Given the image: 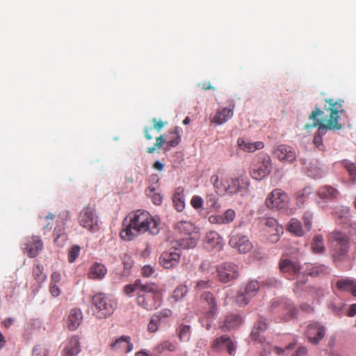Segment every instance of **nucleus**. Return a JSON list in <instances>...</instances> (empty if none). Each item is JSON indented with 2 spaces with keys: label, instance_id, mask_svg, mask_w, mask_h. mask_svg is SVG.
<instances>
[{
  "label": "nucleus",
  "instance_id": "obj_17",
  "mask_svg": "<svg viewBox=\"0 0 356 356\" xmlns=\"http://www.w3.org/2000/svg\"><path fill=\"white\" fill-rule=\"evenodd\" d=\"M212 348L215 351H220L226 348L230 355H233L236 347L229 336L222 335L213 341Z\"/></svg>",
  "mask_w": 356,
  "mask_h": 356
},
{
  "label": "nucleus",
  "instance_id": "obj_56",
  "mask_svg": "<svg viewBox=\"0 0 356 356\" xmlns=\"http://www.w3.org/2000/svg\"><path fill=\"white\" fill-rule=\"evenodd\" d=\"M32 356H49L47 350L40 345L35 346Z\"/></svg>",
  "mask_w": 356,
  "mask_h": 356
},
{
  "label": "nucleus",
  "instance_id": "obj_3",
  "mask_svg": "<svg viewBox=\"0 0 356 356\" xmlns=\"http://www.w3.org/2000/svg\"><path fill=\"white\" fill-rule=\"evenodd\" d=\"M210 181L212 183L216 192L221 195H232L238 193L243 194L249 186L250 181L248 177L243 174L238 175L237 177L231 178L226 181L223 179H219L217 175L211 177Z\"/></svg>",
  "mask_w": 356,
  "mask_h": 356
},
{
  "label": "nucleus",
  "instance_id": "obj_40",
  "mask_svg": "<svg viewBox=\"0 0 356 356\" xmlns=\"http://www.w3.org/2000/svg\"><path fill=\"white\" fill-rule=\"evenodd\" d=\"M146 195L152 199V202L156 205L161 204L163 197L158 193L155 192V188L153 187H148L146 189Z\"/></svg>",
  "mask_w": 356,
  "mask_h": 356
},
{
  "label": "nucleus",
  "instance_id": "obj_45",
  "mask_svg": "<svg viewBox=\"0 0 356 356\" xmlns=\"http://www.w3.org/2000/svg\"><path fill=\"white\" fill-rule=\"evenodd\" d=\"M177 345L175 343L170 341H165L156 346V350L159 353H161L165 350L169 351H175Z\"/></svg>",
  "mask_w": 356,
  "mask_h": 356
},
{
  "label": "nucleus",
  "instance_id": "obj_64",
  "mask_svg": "<svg viewBox=\"0 0 356 356\" xmlns=\"http://www.w3.org/2000/svg\"><path fill=\"white\" fill-rule=\"evenodd\" d=\"M355 315H356V303L353 304L350 306V308H349V310L348 312V316L350 317H353Z\"/></svg>",
  "mask_w": 356,
  "mask_h": 356
},
{
  "label": "nucleus",
  "instance_id": "obj_26",
  "mask_svg": "<svg viewBox=\"0 0 356 356\" xmlns=\"http://www.w3.org/2000/svg\"><path fill=\"white\" fill-rule=\"evenodd\" d=\"M314 193V189L311 186H307L302 189L297 191L294 195L296 205L297 208H301L307 198Z\"/></svg>",
  "mask_w": 356,
  "mask_h": 356
},
{
  "label": "nucleus",
  "instance_id": "obj_15",
  "mask_svg": "<svg viewBox=\"0 0 356 356\" xmlns=\"http://www.w3.org/2000/svg\"><path fill=\"white\" fill-rule=\"evenodd\" d=\"M229 244L241 254H245L252 248L248 236L235 232L231 234Z\"/></svg>",
  "mask_w": 356,
  "mask_h": 356
},
{
  "label": "nucleus",
  "instance_id": "obj_13",
  "mask_svg": "<svg viewBox=\"0 0 356 356\" xmlns=\"http://www.w3.org/2000/svg\"><path fill=\"white\" fill-rule=\"evenodd\" d=\"M218 276L220 281L228 282L236 280L238 275V266L230 262L223 263L217 266Z\"/></svg>",
  "mask_w": 356,
  "mask_h": 356
},
{
  "label": "nucleus",
  "instance_id": "obj_49",
  "mask_svg": "<svg viewBox=\"0 0 356 356\" xmlns=\"http://www.w3.org/2000/svg\"><path fill=\"white\" fill-rule=\"evenodd\" d=\"M191 334V327L188 325H181L179 328V336L181 341H186L189 339Z\"/></svg>",
  "mask_w": 356,
  "mask_h": 356
},
{
  "label": "nucleus",
  "instance_id": "obj_5",
  "mask_svg": "<svg viewBox=\"0 0 356 356\" xmlns=\"http://www.w3.org/2000/svg\"><path fill=\"white\" fill-rule=\"evenodd\" d=\"M92 304L95 307L94 314L97 318H106L112 315L116 307V301L104 293H99L92 297Z\"/></svg>",
  "mask_w": 356,
  "mask_h": 356
},
{
  "label": "nucleus",
  "instance_id": "obj_53",
  "mask_svg": "<svg viewBox=\"0 0 356 356\" xmlns=\"http://www.w3.org/2000/svg\"><path fill=\"white\" fill-rule=\"evenodd\" d=\"M192 207L197 210H203V199L198 196L195 195L192 197L191 201Z\"/></svg>",
  "mask_w": 356,
  "mask_h": 356
},
{
  "label": "nucleus",
  "instance_id": "obj_30",
  "mask_svg": "<svg viewBox=\"0 0 356 356\" xmlns=\"http://www.w3.org/2000/svg\"><path fill=\"white\" fill-rule=\"evenodd\" d=\"M336 285L340 291L350 292L353 296H356V283L353 280H338Z\"/></svg>",
  "mask_w": 356,
  "mask_h": 356
},
{
  "label": "nucleus",
  "instance_id": "obj_8",
  "mask_svg": "<svg viewBox=\"0 0 356 356\" xmlns=\"http://www.w3.org/2000/svg\"><path fill=\"white\" fill-rule=\"evenodd\" d=\"M290 202L287 193L280 188L274 189L266 200V207L269 209L285 210Z\"/></svg>",
  "mask_w": 356,
  "mask_h": 356
},
{
  "label": "nucleus",
  "instance_id": "obj_20",
  "mask_svg": "<svg viewBox=\"0 0 356 356\" xmlns=\"http://www.w3.org/2000/svg\"><path fill=\"white\" fill-rule=\"evenodd\" d=\"M280 307L288 312V316H286L285 320L293 318L297 315V309L293 307L291 302L286 298H276L273 300L271 307L275 309Z\"/></svg>",
  "mask_w": 356,
  "mask_h": 356
},
{
  "label": "nucleus",
  "instance_id": "obj_24",
  "mask_svg": "<svg viewBox=\"0 0 356 356\" xmlns=\"http://www.w3.org/2000/svg\"><path fill=\"white\" fill-rule=\"evenodd\" d=\"M237 145L241 150L249 153H252L256 150L261 149L264 147V144L261 141L252 143L243 138H238Z\"/></svg>",
  "mask_w": 356,
  "mask_h": 356
},
{
  "label": "nucleus",
  "instance_id": "obj_38",
  "mask_svg": "<svg viewBox=\"0 0 356 356\" xmlns=\"http://www.w3.org/2000/svg\"><path fill=\"white\" fill-rule=\"evenodd\" d=\"M175 228L181 234L189 235L193 229V225L188 221H180L175 225Z\"/></svg>",
  "mask_w": 356,
  "mask_h": 356
},
{
  "label": "nucleus",
  "instance_id": "obj_31",
  "mask_svg": "<svg viewBox=\"0 0 356 356\" xmlns=\"http://www.w3.org/2000/svg\"><path fill=\"white\" fill-rule=\"evenodd\" d=\"M80 352V343L77 337H72L65 349L64 356H76Z\"/></svg>",
  "mask_w": 356,
  "mask_h": 356
},
{
  "label": "nucleus",
  "instance_id": "obj_27",
  "mask_svg": "<svg viewBox=\"0 0 356 356\" xmlns=\"http://www.w3.org/2000/svg\"><path fill=\"white\" fill-rule=\"evenodd\" d=\"M242 323V318L236 314H230L227 316L223 323L221 325V329L223 331H229L238 327Z\"/></svg>",
  "mask_w": 356,
  "mask_h": 356
},
{
  "label": "nucleus",
  "instance_id": "obj_44",
  "mask_svg": "<svg viewBox=\"0 0 356 356\" xmlns=\"http://www.w3.org/2000/svg\"><path fill=\"white\" fill-rule=\"evenodd\" d=\"M206 204L208 205V207L213 209H218L220 207V204L218 202V196L215 193H211L207 195Z\"/></svg>",
  "mask_w": 356,
  "mask_h": 356
},
{
  "label": "nucleus",
  "instance_id": "obj_11",
  "mask_svg": "<svg viewBox=\"0 0 356 356\" xmlns=\"http://www.w3.org/2000/svg\"><path fill=\"white\" fill-rule=\"evenodd\" d=\"M273 155L282 163H293L297 158L295 149L286 145H279L273 148Z\"/></svg>",
  "mask_w": 356,
  "mask_h": 356
},
{
  "label": "nucleus",
  "instance_id": "obj_54",
  "mask_svg": "<svg viewBox=\"0 0 356 356\" xmlns=\"http://www.w3.org/2000/svg\"><path fill=\"white\" fill-rule=\"evenodd\" d=\"M264 285L268 288H275L280 285V281L274 277H268L264 281Z\"/></svg>",
  "mask_w": 356,
  "mask_h": 356
},
{
  "label": "nucleus",
  "instance_id": "obj_61",
  "mask_svg": "<svg viewBox=\"0 0 356 356\" xmlns=\"http://www.w3.org/2000/svg\"><path fill=\"white\" fill-rule=\"evenodd\" d=\"M209 286H210V284L208 281L200 280L198 282H197L195 288L198 290H202V289L209 288Z\"/></svg>",
  "mask_w": 356,
  "mask_h": 356
},
{
  "label": "nucleus",
  "instance_id": "obj_4",
  "mask_svg": "<svg viewBox=\"0 0 356 356\" xmlns=\"http://www.w3.org/2000/svg\"><path fill=\"white\" fill-rule=\"evenodd\" d=\"M161 294L157 286L153 283H145L139 291L136 303L142 308L151 311L160 305Z\"/></svg>",
  "mask_w": 356,
  "mask_h": 356
},
{
  "label": "nucleus",
  "instance_id": "obj_23",
  "mask_svg": "<svg viewBox=\"0 0 356 356\" xmlns=\"http://www.w3.org/2000/svg\"><path fill=\"white\" fill-rule=\"evenodd\" d=\"M82 321L83 314L79 309L74 308L70 310L67 318V324L70 330H76L81 325Z\"/></svg>",
  "mask_w": 356,
  "mask_h": 356
},
{
  "label": "nucleus",
  "instance_id": "obj_39",
  "mask_svg": "<svg viewBox=\"0 0 356 356\" xmlns=\"http://www.w3.org/2000/svg\"><path fill=\"white\" fill-rule=\"evenodd\" d=\"M187 293V287L186 286L179 285L175 289L173 294L172 296V299L175 302L180 301L186 296Z\"/></svg>",
  "mask_w": 356,
  "mask_h": 356
},
{
  "label": "nucleus",
  "instance_id": "obj_37",
  "mask_svg": "<svg viewBox=\"0 0 356 356\" xmlns=\"http://www.w3.org/2000/svg\"><path fill=\"white\" fill-rule=\"evenodd\" d=\"M311 246L312 250L314 253H323L325 249L323 243V237L321 235L315 236Z\"/></svg>",
  "mask_w": 356,
  "mask_h": 356
},
{
  "label": "nucleus",
  "instance_id": "obj_12",
  "mask_svg": "<svg viewBox=\"0 0 356 356\" xmlns=\"http://www.w3.org/2000/svg\"><path fill=\"white\" fill-rule=\"evenodd\" d=\"M181 250L174 244L168 250L163 252L159 258L160 264L166 269L176 266L181 257Z\"/></svg>",
  "mask_w": 356,
  "mask_h": 356
},
{
  "label": "nucleus",
  "instance_id": "obj_32",
  "mask_svg": "<svg viewBox=\"0 0 356 356\" xmlns=\"http://www.w3.org/2000/svg\"><path fill=\"white\" fill-rule=\"evenodd\" d=\"M287 229L297 236H302L307 232L297 218H291L288 223Z\"/></svg>",
  "mask_w": 356,
  "mask_h": 356
},
{
  "label": "nucleus",
  "instance_id": "obj_46",
  "mask_svg": "<svg viewBox=\"0 0 356 356\" xmlns=\"http://www.w3.org/2000/svg\"><path fill=\"white\" fill-rule=\"evenodd\" d=\"M313 217L314 213L311 211H306L303 214L302 220L306 232H309L312 229Z\"/></svg>",
  "mask_w": 356,
  "mask_h": 356
},
{
  "label": "nucleus",
  "instance_id": "obj_34",
  "mask_svg": "<svg viewBox=\"0 0 356 356\" xmlns=\"http://www.w3.org/2000/svg\"><path fill=\"white\" fill-rule=\"evenodd\" d=\"M202 299L209 305V309L207 312V317L208 318H213L216 311V302L213 297V295L209 292H206L202 294Z\"/></svg>",
  "mask_w": 356,
  "mask_h": 356
},
{
  "label": "nucleus",
  "instance_id": "obj_7",
  "mask_svg": "<svg viewBox=\"0 0 356 356\" xmlns=\"http://www.w3.org/2000/svg\"><path fill=\"white\" fill-rule=\"evenodd\" d=\"M330 241L333 250L334 261H341L347 255L350 243L348 237L339 232H333L330 235Z\"/></svg>",
  "mask_w": 356,
  "mask_h": 356
},
{
  "label": "nucleus",
  "instance_id": "obj_2",
  "mask_svg": "<svg viewBox=\"0 0 356 356\" xmlns=\"http://www.w3.org/2000/svg\"><path fill=\"white\" fill-rule=\"evenodd\" d=\"M147 232L151 235L158 234L159 222L147 211L137 210L129 213L124 218L120 236L123 240L129 241Z\"/></svg>",
  "mask_w": 356,
  "mask_h": 356
},
{
  "label": "nucleus",
  "instance_id": "obj_25",
  "mask_svg": "<svg viewBox=\"0 0 356 356\" xmlns=\"http://www.w3.org/2000/svg\"><path fill=\"white\" fill-rule=\"evenodd\" d=\"M107 268L101 263L92 264L88 271V277L91 280H102L107 273Z\"/></svg>",
  "mask_w": 356,
  "mask_h": 356
},
{
  "label": "nucleus",
  "instance_id": "obj_6",
  "mask_svg": "<svg viewBox=\"0 0 356 356\" xmlns=\"http://www.w3.org/2000/svg\"><path fill=\"white\" fill-rule=\"evenodd\" d=\"M273 164L270 156L266 152H261L252 165L250 175L255 180H262L272 171Z\"/></svg>",
  "mask_w": 356,
  "mask_h": 356
},
{
  "label": "nucleus",
  "instance_id": "obj_28",
  "mask_svg": "<svg viewBox=\"0 0 356 356\" xmlns=\"http://www.w3.org/2000/svg\"><path fill=\"white\" fill-rule=\"evenodd\" d=\"M43 247L42 242L38 236H33L26 244V250L31 257H36Z\"/></svg>",
  "mask_w": 356,
  "mask_h": 356
},
{
  "label": "nucleus",
  "instance_id": "obj_9",
  "mask_svg": "<svg viewBox=\"0 0 356 356\" xmlns=\"http://www.w3.org/2000/svg\"><path fill=\"white\" fill-rule=\"evenodd\" d=\"M79 225L90 232L98 229V216L95 209L92 207H84L79 213Z\"/></svg>",
  "mask_w": 356,
  "mask_h": 356
},
{
  "label": "nucleus",
  "instance_id": "obj_60",
  "mask_svg": "<svg viewBox=\"0 0 356 356\" xmlns=\"http://www.w3.org/2000/svg\"><path fill=\"white\" fill-rule=\"evenodd\" d=\"M154 273V268L151 266H145L142 268V273L145 277H149Z\"/></svg>",
  "mask_w": 356,
  "mask_h": 356
},
{
  "label": "nucleus",
  "instance_id": "obj_21",
  "mask_svg": "<svg viewBox=\"0 0 356 356\" xmlns=\"http://www.w3.org/2000/svg\"><path fill=\"white\" fill-rule=\"evenodd\" d=\"M111 347L113 350L124 353H129L133 350L131 338L128 336H122L120 338L117 339L111 344Z\"/></svg>",
  "mask_w": 356,
  "mask_h": 356
},
{
  "label": "nucleus",
  "instance_id": "obj_63",
  "mask_svg": "<svg viewBox=\"0 0 356 356\" xmlns=\"http://www.w3.org/2000/svg\"><path fill=\"white\" fill-rule=\"evenodd\" d=\"M307 349L304 347H300L296 351V354L293 356H307Z\"/></svg>",
  "mask_w": 356,
  "mask_h": 356
},
{
  "label": "nucleus",
  "instance_id": "obj_1",
  "mask_svg": "<svg viewBox=\"0 0 356 356\" xmlns=\"http://www.w3.org/2000/svg\"><path fill=\"white\" fill-rule=\"evenodd\" d=\"M328 104L325 106V110L330 112L328 119H323L322 120H318L317 118L321 116L323 112L316 108L312 111L309 115V120L312 121V123L307 124L305 127L306 129H311L318 127V131L314 138V143L316 147L324 151L325 147L323 144L322 137L324 136L328 130L335 131L341 130L343 129V124L339 123L340 118V114L342 113L344 110L342 106L343 101H334L333 99H328L325 100Z\"/></svg>",
  "mask_w": 356,
  "mask_h": 356
},
{
  "label": "nucleus",
  "instance_id": "obj_35",
  "mask_svg": "<svg viewBox=\"0 0 356 356\" xmlns=\"http://www.w3.org/2000/svg\"><path fill=\"white\" fill-rule=\"evenodd\" d=\"M267 329V324L262 321H259L257 323H255L252 332H251V338L252 339L257 341L259 340L260 339V334L263 333Z\"/></svg>",
  "mask_w": 356,
  "mask_h": 356
},
{
  "label": "nucleus",
  "instance_id": "obj_14",
  "mask_svg": "<svg viewBox=\"0 0 356 356\" xmlns=\"http://www.w3.org/2000/svg\"><path fill=\"white\" fill-rule=\"evenodd\" d=\"M339 195V191L331 186H324L317 191L319 200H316V204L323 209L327 207L328 202L336 200Z\"/></svg>",
  "mask_w": 356,
  "mask_h": 356
},
{
  "label": "nucleus",
  "instance_id": "obj_57",
  "mask_svg": "<svg viewBox=\"0 0 356 356\" xmlns=\"http://www.w3.org/2000/svg\"><path fill=\"white\" fill-rule=\"evenodd\" d=\"M223 214L227 224L233 222L236 218V212L232 209H227Z\"/></svg>",
  "mask_w": 356,
  "mask_h": 356
},
{
  "label": "nucleus",
  "instance_id": "obj_48",
  "mask_svg": "<svg viewBox=\"0 0 356 356\" xmlns=\"http://www.w3.org/2000/svg\"><path fill=\"white\" fill-rule=\"evenodd\" d=\"M175 244H177V246H179V248L181 250V248H193L195 247L197 243L195 240L191 238H186L182 239L180 243L175 242Z\"/></svg>",
  "mask_w": 356,
  "mask_h": 356
},
{
  "label": "nucleus",
  "instance_id": "obj_22",
  "mask_svg": "<svg viewBox=\"0 0 356 356\" xmlns=\"http://www.w3.org/2000/svg\"><path fill=\"white\" fill-rule=\"evenodd\" d=\"M205 241L209 248L216 249L217 251L221 250L224 246L222 238L214 231L207 234Z\"/></svg>",
  "mask_w": 356,
  "mask_h": 356
},
{
  "label": "nucleus",
  "instance_id": "obj_16",
  "mask_svg": "<svg viewBox=\"0 0 356 356\" xmlns=\"http://www.w3.org/2000/svg\"><path fill=\"white\" fill-rule=\"evenodd\" d=\"M325 327L318 322H313L307 325L306 334L308 340L313 344H317L324 337Z\"/></svg>",
  "mask_w": 356,
  "mask_h": 356
},
{
  "label": "nucleus",
  "instance_id": "obj_58",
  "mask_svg": "<svg viewBox=\"0 0 356 356\" xmlns=\"http://www.w3.org/2000/svg\"><path fill=\"white\" fill-rule=\"evenodd\" d=\"M33 275L38 282H42L45 280L46 275L42 273L41 268L38 266L33 269Z\"/></svg>",
  "mask_w": 356,
  "mask_h": 356
},
{
  "label": "nucleus",
  "instance_id": "obj_43",
  "mask_svg": "<svg viewBox=\"0 0 356 356\" xmlns=\"http://www.w3.org/2000/svg\"><path fill=\"white\" fill-rule=\"evenodd\" d=\"M335 214L340 218L348 219L350 216V209L346 206H338L334 209Z\"/></svg>",
  "mask_w": 356,
  "mask_h": 356
},
{
  "label": "nucleus",
  "instance_id": "obj_33",
  "mask_svg": "<svg viewBox=\"0 0 356 356\" xmlns=\"http://www.w3.org/2000/svg\"><path fill=\"white\" fill-rule=\"evenodd\" d=\"M184 190L181 187H178L173 196V204L175 208L179 212L185 208Z\"/></svg>",
  "mask_w": 356,
  "mask_h": 356
},
{
  "label": "nucleus",
  "instance_id": "obj_52",
  "mask_svg": "<svg viewBox=\"0 0 356 356\" xmlns=\"http://www.w3.org/2000/svg\"><path fill=\"white\" fill-rule=\"evenodd\" d=\"M284 232V229L282 227H277L276 230L274 232H272V234H270L268 236V240L271 243H276L279 241L280 236L281 234H282Z\"/></svg>",
  "mask_w": 356,
  "mask_h": 356
},
{
  "label": "nucleus",
  "instance_id": "obj_59",
  "mask_svg": "<svg viewBox=\"0 0 356 356\" xmlns=\"http://www.w3.org/2000/svg\"><path fill=\"white\" fill-rule=\"evenodd\" d=\"M171 314H172V312L168 309H163L161 312L155 314L156 316H158V317H159L161 321L169 317Z\"/></svg>",
  "mask_w": 356,
  "mask_h": 356
},
{
  "label": "nucleus",
  "instance_id": "obj_51",
  "mask_svg": "<svg viewBox=\"0 0 356 356\" xmlns=\"http://www.w3.org/2000/svg\"><path fill=\"white\" fill-rule=\"evenodd\" d=\"M264 225L270 229V231L274 232L276 230L277 227H282L278 225L277 221L273 218H266L261 221Z\"/></svg>",
  "mask_w": 356,
  "mask_h": 356
},
{
  "label": "nucleus",
  "instance_id": "obj_50",
  "mask_svg": "<svg viewBox=\"0 0 356 356\" xmlns=\"http://www.w3.org/2000/svg\"><path fill=\"white\" fill-rule=\"evenodd\" d=\"M209 221L211 224L216 225H227L225 218L224 214H217V215H211L209 217Z\"/></svg>",
  "mask_w": 356,
  "mask_h": 356
},
{
  "label": "nucleus",
  "instance_id": "obj_18",
  "mask_svg": "<svg viewBox=\"0 0 356 356\" xmlns=\"http://www.w3.org/2000/svg\"><path fill=\"white\" fill-rule=\"evenodd\" d=\"M300 161L309 177L316 179L323 176L324 170L317 161H311L307 165L305 159L300 158Z\"/></svg>",
  "mask_w": 356,
  "mask_h": 356
},
{
  "label": "nucleus",
  "instance_id": "obj_19",
  "mask_svg": "<svg viewBox=\"0 0 356 356\" xmlns=\"http://www.w3.org/2000/svg\"><path fill=\"white\" fill-rule=\"evenodd\" d=\"M234 107V104H230L229 107L220 108L217 110L211 122L218 125L225 124L233 117Z\"/></svg>",
  "mask_w": 356,
  "mask_h": 356
},
{
  "label": "nucleus",
  "instance_id": "obj_29",
  "mask_svg": "<svg viewBox=\"0 0 356 356\" xmlns=\"http://www.w3.org/2000/svg\"><path fill=\"white\" fill-rule=\"evenodd\" d=\"M280 270L284 273L296 275L299 273L300 267L298 264L289 259H284L280 264Z\"/></svg>",
  "mask_w": 356,
  "mask_h": 356
},
{
  "label": "nucleus",
  "instance_id": "obj_62",
  "mask_svg": "<svg viewBox=\"0 0 356 356\" xmlns=\"http://www.w3.org/2000/svg\"><path fill=\"white\" fill-rule=\"evenodd\" d=\"M50 292L53 296L57 297L60 294V289L56 284L51 283Z\"/></svg>",
  "mask_w": 356,
  "mask_h": 356
},
{
  "label": "nucleus",
  "instance_id": "obj_42",
  "mask_svg": "<svg viewBox=\"0 0 356 356\" xmlns=\"http://www.w3.org/2000/svg\"><path fill=\"white\" fill-rule=\"evenodd\" d=\"M330 273V268L324 265H316L312 266L308 273L312 276H318Z\"/></svg>",
  "mask_w": 356,
  "mask_h": 356
},
{
  "label": "nucleus",
  "instance_id": "obj_36",
  "mask_svg": "<svg viewBox=\"0 0 356 356\" xmlns=\"http://www.w3.org/2000/svg\"><path fill=\"white\" fill-rule=\"evenodd\" d=\"M343 168L348 171L350 176V180L353 184H356V166L348 160H343L341 162Z\"/></svg>",
  "mask_w": 356,
  "mask_h": 356
},
{
  "label": "nucleus",
  "instance_id": "obj_41",
  "mask_svg": "<svg viewBox=\"0 0 356 356\" xmlns=\"http://www.w3.org/2000/svg\"><path fill=\"white\" fill-rule=\"evenodd\" d=\"M145 284H143L141 280H137L133 284H129L124 286V291L127 296H130L134 291L142 290L143 286Z\"/></svg>",
  "mask_w": 356,
  "mask_h": 356
},
{
  "label": "nucleus",
  "instance_id": "obj_10",
  "mask_svg": "<svg viewBox=\"0 0 356 356\" xmlns=\"http://www.w3.org/2000/svg\"><path fill=\"white\" fill-rule=\"evenodd\" d=\"M259 289V283L257 280H251L243 288L241 289L236 296V302L239 306L248 304L251 298L254 297Z\"/></svg>",
  "mask_w": 356,
  "mask_h": 356
},
{
  "label": "nucleus",
  "instance_id": "obj_47",
  "mask_svg": "<svg viewBox=\"0 0 356 356\" xmlns=\"http://www.w3.org/2000/svg\"><path fill=\"white\" fill-rule=\"evenodd\" d=\"M161 321L158 316H156L155 314L153 315L148 324V330L151 332H155L157 331Z\"/></svg>",
  "mask_w": 356,
  "mask_h": 356
},
{
  "label": "nucleus",
  "instance_id": "obj_55",
  "mask_svg": "<svg viewBox=\"0 0 356 356\" xmlns=\"http://www.w3.org/2000/svg\"><path fill=\"white\" fill-rule=\"evenodd\" d=\"M80 248L78 245L72 246L69 251L68 260L70 263H73L79 254Z\"/></svg>",
  "mask_w": 356,
  "mask_h": 356
}]
</instances>
